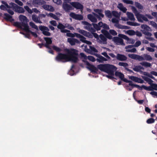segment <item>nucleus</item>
<instances>
[{
	"mask_svg": "<svg viewBox=\"0 0 157 157\" xmlns=\"http://www.w3.org/2000/svg\"><path fill=\"white\" fill-rule=\"evenodd\" d=\"M92 25L93 26L94 29L97 31L100 30L101 29V28H99V26H98V24H96L95 23H92Z\"/></svg>",
	"mask_w": 157,
	"mask_h": 157,
	"instance_id": "nucleus-49",
	"label": "nucleus"
},
{
	"mask_svg": "<svg viewBox=\"0 0 157 157\" xmlns=\"http://www.w3.org/2000/svg\"><path fill=\"white\" fill-rule=\"evenodd\" d=\"M142 78L144 80L147 82L148 84H150L151 86V84L152 83V82H153V80H152L151 78L146 76H142Z\"/></svg>",
	"mask_w": 157,
	"mask_h": 157,
	"instance_id": "nucleus-29",
	"label": "nucleus"
},
{
	"mask_svg": "<svg viewBox=\"0 0 157 157\" xmlns=\"http://www.w3.org/2000/svg\"><path fill=\"white\" fill-rule=\"evenodd\" d=\"M144 60H146L147 61H151L152 60V58L151 56L147 54H144L143 55Z\"/></svg>",
	"mask_w": 157,
	"mask_h": 157,
	"instance_id": "nucleus-36",
	"label": "nucleus"
},
{
	"mask_svg": "<svg viewBox=\"0 0 157 157\" xmlns=\"http://www.w3.org/2000/svg\"><path fill=\"white\" fill-rule=\"evenodd\" d=\"M66 35L67 36L71 37H74L75 36H76L77 38L79 39L82 36L81 35L77 33H72L70 32L67 33H66Z\"/></svg>",
	"mask_w": 157,
	"mask_h": 157,
	"instance_id": "nucleus-19",
	"label": "nucleus"
},
{
	"mask_svg": "<svg viewBox=\"0 0 157 157\" xmlns=\"http://www.w3.org/2000/svg\"><path fill=\"white\" fill-rule=\"evenodd\" d=\"M118 65L119 66H123L124 67H125V68L127 67L128 66V64L126 63H124V62H119L118 63Z\"/></svg>",
	"mask_w": 157,
	"mask_h": 157,
	"instance_id": "nucleus-54",
	"label": "nucleus"
},
{
	"mask_svg": "<svg viewBox=\"0 0 157 157\" xmlns=\"http://www.w3.org/2000/svg\"><path fill=\"white\" fill-rule=\"evenodd\" d=\"M141 28L142 29L141 31L145 35L149 36L152 35V34L149 32L151 31V29L148 26L146 25L142 24L141 26Z\"/></svg>",
	"mask_w": 157,
	"mask_h": 157,
	"instance_id": "nucleus-3",
	"label": "nucleus"
},
{
	"mask_svg": "<svg viewBox=\"0 0 157 157\" xmlns=\"http://www.w3.org/2000/svg\"><path fill=\"white\" fill-rule=\"evenodd\" d=\"M149 25H151L152 27L156 29H157V24L153 21H150Z\"/></svg>",
	"mask_w": 157,
	"mask_h": 157,
	"instance_id": "nucleus-47",
	"label": "nucleus"
},
{
	"mask_svg": "<svg viewBox=\"0 0 157 157\" xmlns=\"http://www.w3.org/2000/svg\"><path fill=\"white\" fill-rule=\"evenodd\" d=\"M22 26L24 27L23 29L27 33H29L31 31L29 29V26L26 23L22 22Z\"/></svg>",
	"mask_w": 157,
	"mask_h": 157,
	"instance_id": "nucleus-23",
	"label": "nucleus"
},
{
	"mask_svg": "<svg viewBox=\"0 0 157 157\" xmlns=\"http://www.w3.org/2000/svg\"><path fill=\"white\" fill-rule=\"evenodd\" d=\"M132 10L133 13L135 14V15L136 17L139 14H140V13L138 12V11H137L136 8L133 6H132Z\"/></svg>",
	"mask_w": 157,
	"mask_h": 157,
	"instance_id": "nucleus-40",
	"label": "nucleus"
},
{
	"mask_svg": "<svg viewBox=\"0 0 157 157\" xmlns=\"http://www.w3.org/2000/svg\"><path fill=\"white\" fill-rule=\"evenodd\" d=\"M62 7L64 10L66 12H69L73 9L71 6L66 3H63Z\"/></svg>",
	"mask_w": 157,
	"mask_h": 157,
	"instance_id": "nucleus-17",
	"label": "nucleus"
},
{
	"mask_svg": "<svg viewBox=\"0 0 157 157\" xmlns=\"http://www.w3.org/2000/svg\"><path fill=\"white\" fill-rule=\"evenodd\" d=\"M112 15H113V16L115 17H117L118 16V12L115 11H112Z\"/></svg>",
	"mask_w": 157,
	"mask_h": 157,
	"instance_id": "nucleus-64",
	"label": "nucleus"
},
{
	"mask_svg": "<svg viewBox=\"0 0 157 157\" xmlns=\"http://www.w3.org/2000/svg\"><path fill=\"white\" fill-rule=\"evenodd\" d=\"M87 18L92 22L96 23L97 21L96 18L91 14H89L87 15Z\"/></svg>",
	"mask_w": 157,
	"mask_h": 157,
	"instance_id": "nucleus-22",
	"label": "nucleus"
},
{
	"mask_svg": "<svg viewBox=\"0 0 157 157\" xmlns=\"http://www.w3.org/2000/svg\"><path fill=\"white\" fill-rule=\"evenodd\" d=\"M112 40L113 42L117 45H124L125 44L124 43L123 40L120 37L114 36Z\"/></svg>",
	"mask_w": 157,
	"mask_h": 157,
	"instance_id": "nucleus-8",
	"label": "nucleus"
},
{
	"mask_svg": "<svg viewBox=\"0 0 157 157\" xmlns=\"http://www.w3.org/2000/svg\"><path fill=\"white\" fill-rule=\"evenodd\" d=\"M88 59L89 60L92 61L94 62L96 60L94 57L92 56H88Z\"/></svg>",
	"mask_w": 157,
	"mask_h": 157,
	"instance_id": "nucleus-59",
	"label": "nucleus"
},
{
	"mask_svg": "<svg viewBox=\"0 0 157 157\" xmlns=\"http://www.w3.org/2000/svg\"><path fill=\"white\" fill-rule=\"evenodd\" d=\"M24 8L29 13L31 14L33 13L32 10L27 6H25Z\"/></svg>",
	"mask_w": 157,
	"mask_h": 157,
	"instance_id": "nucleus-53",
	"label": "nucleus"
},
{
	"mask_svg": "<svg viewBox=\"0 0 157 157\" xmlns=\"http://www.w3.org/2000/svg\"><path fill=\"white\" fill-rule=\"evenodd\" d=\"M118 36L121 39L123 38L127 40H129V38L127 36L125 35L119 34H118Z\"/></svg>",
	"mask_w": 157,
	"mask_h": 157,
	"instance_id": "nucleus-43",
	"label": "nucleus"
},
{
	"mask_svg": "<svg viewBox=\"0 0 157 157\" xmlns=\"http://www.w3.org/2000/svg\"><path fill=\"white\" fill-rule=\"evenodd\" d=\"M44 39L46 42V43L48 44H51L52 43V41L51 38L49 37H44Z\"/></svg>",
	"mask_w": 157,
	"mask_h": 157,
	"instance_id": "nucleus-44",
	"label": "nucleus"
},
{
	"mask_svg": "<svg viewBox=\"0 0 157 157\" xmlns=\"http://www.w3.org/2000/svg\"><path fill=\"white\" fill-rule=\"evenodd\" d=\"M43 8L46 10H49L51 11H53L54 10L53 7L51 6L45 5L43 6Z\"/></svg>",
	"mask_w": 157,
	"mask_h": 157,
	"instance_id": "nucleus-24",
	"label": "nucleus"
},
{
	"mask_svg": "<svg viewBox=\"0 0 157 157\" xmlns=\"http://www.w3.org/2000/svg\"><path fill=\"white\" fill-rule=\"evenodd\" d=\"M14 1L15 3L18 4L20 6H22L23 5V3L19 0H15Z\"/></svg>",
	"mask_w": 157,
	"mask_h": 157,
	"instance_id": "nucleus-63",
	"label": "nucleus"
},
{
	"mask_svg": "<svg viewBox=\"0 0 157 157\" xmlns=\"http://www.w3.org/2000/svg\"><path fill=\"white\" fill-rule=\"evenodd\" d=\"M150 74H150L148 77L153 80H155V78L152 75L157 76V72L155 71H152L150 72Z\"/></svg>",
	"mask_w": 157,
	"mask_h": 157,
	"instance_id": "nucleus-35",
	"label": "nucleus"
},
{
	"mask_svg": "<svg viewBox=\"0 0 157 157\" xmlns=\"http://www.w3.org/2000/svg\"><path fill=\"white\" fill-rule=\"evenodd\" d=\"M99 59H97V60L99 62H102L103 61H107V59L103 56L100 55L98 57Z\"/></svg>",
	"mask_w": 157,
	"mask_h": 157,
	"instance_id": "nucleus-38",
	"label": "nucleus"
},
{
	"mask_svg": "<svg viewBox=\"0 0 157 157\" xmlns=\"http://www.w3.org/2000/svg\"><path fill=\"white\" fill-rule=\"evenodd\" d=\"M94 11L96 13H98L99 15L101 17L103 18L104 17V15L101 13L102 10L101 9H96L94 10Z\"/></svg>",
	"mask_w": 157,
	"mask_h": 157,
	"instance_id": "nucleus-34",
	"label": "nucleus"
},
{
	"mask_svg": "<svg viewBox=\"0 0 157 157\" xmlns=\"http://www.w3.org/2000/svg\"><path fill=\"white\" fill-rule=\"evenodd\" d=\"M78 32L79 33L82 34L83 35L86 36H88V34L89 33L82 29H79L78 30Z\"/></svg>",
	"mask_w": 157,
	"mask_h": 157,
	"instance_id": "nucleus-37",
	"label": "nucleus"
},
{
	"mask_svg": "<svg viewBox=\"0 0 157 157\" xmlns=\"http://www.w3.org/2000/svg\"><path fill=\"white\" fill-rule=\"evenodd\" d=\"M1 2L3 4L0 6V9L1 10L6 11L9 9H13V7L12 6L13 5L14 6V5L13 4H14V3L11 2L9 3V5L6 2L4 1H2Z\"/></svg>",
	"mask_w": 157,
	"mask_h": 157,
	"instance_id": "nucleus-4",
	"label": "nucleus"
},
{
	"mask_svg": "<svg viewBox=\"0 0 157 157\" xmlns=\"http://www.w3.org/2000/svg\"><path fill=\"white\" fill-rule=\"evenodd\" d=\"M98 69L102 71L108 73L109 75H106V77L110 79H116L113 76L114 72L117 70V68L115 66L109 64H100L98 65Z\"/></svg>",
	"mask_w": 157,
	"mask_h": 157,
	"instance_id": "nucleus-2",
	"label": "nucleus"
},
{
	"mask_svg": "<svg viewBox=\"0 0 157 157\" xmlns=\"http://www.w3.org/2000/svg\"><path fill=\"white\" fill-rule=\"evenodd\" d=\"M135 6L139 9L140 10H143V6L138 2H135Z\"/></svg>",
	"mask_w": 157,
	"mask_h": 157,
	"instance_id": "nucleus-39",
	"label": "nucleus"
},
{
	"mask_svg": "<svg viewBox=\"0 0 157 157\" xmlns=\"http://www.w3.org/2000/svg\"><path fill=\"white\" fill-rule=\"evenodd\" d=\"M141 44V42L140 40H138L136 42L134 45L135 47H138Z\"/></svg>",
	"mask_w": 157,
	"mask_h": 157,
	"instance_id": "nucleus-62",
	"label": "nucleus"
},
{
	"mask_svg": "<svg viewBox=\"0 0 157 157\" xmlns=\"http://www.w3.org/2000/svg\"><path fill=\"white\" fill-rule=\"evenodd\" d=\"M142 87L143 89L151 91L153 90L152 86H146L144 85H143Z\"/></svg>",
	"mask_w": 157,
	"mask_h": 157,
	"instance_id": "nucleus-48",
	"label": "nucleus"
},
{
	"mask_svg": "<svg viewBox=\"0 0 157 157\" xmlns=\"http://www.w3.org/2000/svg\"><path fill=\"white\" fill-rule=\"evenodd\" d=\"M13 4L14 5V6L13 5L12 6L13 7V10L15 12L19 13H23L25 12V10L23 8L18 6L15 3Z\"/></svg>",
	"mask_w": 157,
	"mask_h": 157,
	"instance_id": "nucleus-10",
	"label": "nucleus"
},
{
	"mask_svg": "<svg viewBox=\"0 0 157 157\" xmlns=\"http://www.w3.org/2000/svg\"><path fill=\"white\" fill-rule=\"evenodd\" d=\"M32 19L35 22L37 23H41L42 22L35 14H33L32 16Z\"/></svg>",
	"mask_w": 157,
	"mask_h": 157,
	"instance_id": "nucleus-26",
	"label": "nucleus"
},
{
	"mask_svg": "<svg viewBox=\"0 0 157 157\" xmlns=\"http://www.w3.org/2000/svg\"><path fill=\"white\" fill-rule=\"evenodd\" d=\"M73 38L74 37H72L67 39V42L70 43L71 45L73 46L75 45L76 43L77 44L80 43V41L78 40Z\"/></svg>",
	"mask_w": 157,
	"mask_h": 157,
	"instance_id": "nucleus-12",
	"label": "nucleus"
},
{
	"mask_svg": "<svg viewBox=\"0 0 157 157\" xmlns=\"http://www.w3.org/2000/svg\"><path fill=\"white\" fill-rule=\"evenodd\" d=\"M48 16H50L52 17L54 19L58 20H59V18L55 14L52 13H50L48 15Z\"/></svg>",
	"mask_w": 157,
	"mask_h": 157,
	"instance_id": "nucleus-42",
	"label": "nucleus"
},
{
	"mask_svg": "<svg viewBox=\"0 0 157 157\" xmlns=\"http://www.w3.org/2000/svg\"><path fill=\"white\" fill-rule=\"evenodd\" d=\"M129 86H131L133 87H135L138 88L140 90H142L143 88L142 85L141 86H140L139 85L137 84H134L132 83V82L131 81V82H130L128 84Z\"/></svg>",
	"mask_w": 157,
	"mask_h": 157,
	"instance_id": "nucleus-31",
	"label": "nucleus"
},
{
	"mask_svg": "<svg viewBox=\"0 0 157 157\" xmlns=\"http://www.w3.org/2000/svg\"><path fill=\"white\" fill-rule=\"evenodd\" d=\"M155 121V120L154 119L152 118H150L147 120L146 122L148 124H150L154 123Z\"/></svg>",
	"mask_w": 157,
	"mask_h": 157,
	"instance_id": "nucleus-51",
	"label": "nucleus"
},
{
	"mask_svg": "<svg viewBox=\"0 0 157 157\" xmlns=\"http://www.w3.org/2000/svg\"><path fill=\"white\" fill-rule=\"evenodd\" d=\"M86 64L88 66V68L92 72H97L98 70V68H96L93 65L90 64L88 62H86Z\"/></svg>",
	"mask_w": 157,
	"mask_h": 157,
	"instance_id": "nucleus-13",
	"label": "nucleus"
},
{
	"mask_svg": "<svg viewBox=\"0 0 157 157\" xmlns=\"http://www.w3.org/2000/svg\"><path fill=\"white\" fill-rule=\"evenodd\" d=\"M39 29L44 35L48 36L51 35V33L48 32L49 29L48 27L41 25L39 26Z\"/></svg>",
	"mask_w": 157,
	"mask_h": 157,
	"instance_id": "nucleus-7",
	"label": "nucleus"
},
{
	"mask_svg": "<svg viewBox=\"0 0 157 157\" xmlns=\"http://www.w3.org/2000/svg\"><path fill=\"white\" fill-rule=\"evenodd\" d=\"M105 15L106 17L111 18L112 17V13L111 11L109 10H105Z\"/></svg>",
	"mask_w": 157,
	"mask_h": 157,
	"instance_id": "nucleus-33",
	"label": "nucleus"
},
{
	"mask_svg": "<svg viewBox=\"0 0 157 157\" xmlns=\"http://www.w3.org/2000/svg\"><path fill=\"white\" fill-rule=\"evenodd\" d=\"M140 64L146 68L148 67H151L152 66L151 63L146 62H141Z\"/></svg>",
	"mask_w": 157,
	"mask_h": 157,
	"instance_id": "nucleus-30",
	"label": "nucleus"
},
{
	"mask_svg": "<svg viewBox=\"0 0 157 157\" xmlns=\"http://www.w3.org/2000/svg\"><path fill=\"white\" fill-rule=\"evenodd\" d=\"M110 34L112 35L113 36H115L117 35V32L114 30L110 29L109 30V33Z\"/></svg>",
	"mask_w": 157,
	"mask_h": 157,
	"instance_id": "nucleus-52",
	"label": "nucleus"
},
{
	"mask_svg": "<svg viewBox=\"0 0 157 157\" xmlns=\"http://www.w3.org/2000/svg\"><path fill=\"white\" fill-rule=\"evenodd\" d=\"M115 26L118 29H127L129 28L127 26L122 25L118 23L115 25Z\"/></svg>",
	"mask_w": 157,
	"mask_h": 157,
	"instance_id": "nucleus-28",
	"label": "nucleus"
},
{
	"mask_svg": "<svg viewBox=\"0 0 157 157\" xmlns=\"http://www.w3.org/2000/svg\"><path fill=\"white\" fill-rule=\"evenodd\" d=\"M100 39L102 40L103 44H106L107 43L106 37L102 34H101L99 35Z\"/></svg>",
	"mask_w": 157,
	"mask_h": 157,
	"instance_id": "nucleus-32",
	"label": "nucleus"
},
{
	"mask_svg": "<svg viewBox=\"0 0 157 157\" xmlns=\"http://www.w3.org/2000/svg\"><path fill=\"white\" fill-rule=\"evenodd\" d=\"M70 16L73 19L77 20H81L83 19V16L81 14H76L73 12L71 13L70 14Z\"/></svg>",
	"mask_w": 157,
	"mask_h": 157,
	"instance_id": "nucleus-11",
	"label": "nucleus"
},
{
	"mask_svg": "<svg viewBox=\"0 0 157 157\" xmlns=\"http://www.w3.org/2000/svg\"><path fill=\"white\" fill-rule=\"evenodd\" d=\"M14 25L20 28H22V22L21 23L18 22H15L14 23Z\"/></svg>",
	"mask_w": 157,
	"mask_h": 157,
	"instance_id": "nucleus-50",
	"label": "nucleus"
},
{
	"mask_svg": "<svg viewBox=\"0 0 157 157\" xmlns=\"http://www.w3.org/2000/svg\"><path fill=\"white\" fill-rule=\"evenodd\" d=\"M67 54L59 53L56 57V60L63 62L71 61L76 63L78 60V51L74 48L67 50Z\"/></svg>",
	"mask_w": 157,
	"mask_h": 157,
	"instance_id": "nucleus-1",
	"label": "nucleus"
},
{
	"mask_svg": "<svg viewBox=\"0 0 157 157\" xmlns=\"http://www.w3.org/2000/svg\"><path fill=\"white\" fill-rule=\"evenodd\" d=\"M82 23L84 25H86L85 27V29L90 32L93 33L95 31V30L92 27V24H90L87 21H84L82 22Z\"/></svg>",
	"mask_w": 157,
	"mask_h": 157,
	"instance_id": "nucleus-5",
	"label": "nucleus"
},
{
	"mask_svg": "<svg viewBox=\"0 0 157 157\" xmlns=\"http://www.w3.org/2000/svg\"><path fill=\"white\" fill-rule=\"evenodd\" d=\"M128 56L129 57L134 59H136L137 55L134 54H129L128 55Z\"/></svg>",
	"mask_w": 157,
	"mask_h": 157,
	"instance_id": "nucleus-57",
	"label": "nucleus"
},
{
	"mask_svg": "<svg viewBox=\"0 0 157 157\" xmlns=\"http://www.w3.org/2000/svg\"><path fill=\"white\" fill-rule=\"evenodd\" d=\"M144 68L140 65L136 66L133 68V70L135 71L140 72L141 71V70H144Z\"/></svg>",
	"mask_w": 157,
	"mask_h": 157,
	"instance_id": "nucleus-25",
	"label": "nucleus"
},
{
	"mask_svg": "<svg viewBox=\"0 0 157 157\" xmlns=\"http://www.w3.org/2000/svg\"><path fill=\"white\" fill-rule=\"evenodd\" d=\"M151 86H152L153 90H157V84L155 83H152L151 84Z\"/></svg>",
	"mask_w": 157,
	"mask_h": 157,
	"instance_id": "nucleus-61",
	"label": "nucleus"
},
{
	"mask_svg": "<svg viewBox=\"0 0 157 157\" xmlns=\"http://www.w3.org/2000/svg\"><path fill=\"white\" fill-rule=\"evenodd\" d=\"M136 51V49L135 48H133L132 49H127L126 51L129 52H135Z\"/></svg>",
	"mask_w": 157,
	"mask_h": 157,
	"instance_id": "nucleus-60",
	"label": "nucleus"
},
{
	"mask_svg": "<svg viewBox=\"0 0 157 157\" xmlns=\"http://www.w3.org/2000/svg\"><path fill=\"white\" fill-rule=\"evenodd\" d=\"M115 75L116 76L119 77L121 80L123 81L124 82L129 83L131 82V81L128 80L126 78H124V75L120 72L116 71Z\"/></svg>",
	"mask_w": 157,
	"mask_h": 157,
	"instance_id": "nucleus-9",
	"label": "nucleus"
},
{
	"mask_svg": "<svg viewBox=\"0 0 157 157\" xmlns=\"http://www.w3.org/2000/svg\"><path fill=\"white\" fill-rule=\"evenodd\" d=\"M101 33L108 39L109 40L112 39V36L105 29H102L101 30Z\"/></svg>",
	"mask_w": 157,
	"mask_h": 157,
	"instance_id": "nucleus-18",
	"label": "nucleus"
},
{
	"mask_svg": "<svg viewBox=\"0 0 157 157\" xmlns=\"http://www.w3.org/2000/svg\"><path fill=\"white\" fill-rule=\"evenodd\" d=\"M127 15L130 20L132 21H135V19L132 13L128 12L127 13Z\"/></svg>",
	"mask_w": 157,
	"mask_h": 157,
	"instance_id": "nucleus-27",
	"label": "nucleus"
},
{
	"mask_svg": "<svg viewBox=\"0 0 157 157\" xmlns=\"http://www.w3.org/2000/svg\"><path fill=\"white\" fill-rule=\"evenodd\" d=\"M30 25L33 28L37 30H38V28L37 26L34 23L32 22H29Z\"/></svg>",
	"mask_w": 157,
	"mask_h": 157,
	"instance_id": "nucleus-46",
	"label": "nucleus"
},
{
	"mask_svg": "<svg viewBox=\"0 0 157 157\" xmlns=\"http://www.w3.org/2000/svg\"><path fill=\"white\" fill-rule=\"evenodd\" d=\"M71 5L74 8L77 10H80L82 12L83 10V6L80 3L78 2H72L70 3Z\"/></svg>",
	"mask_w": 157,
	"mask_h": 157,
	"instance_id": "nucleus-6",
	"label": "nucleus"
},
{
	"mask_svg": "<svg viewBox=\"0 0 157 157\" xmlns=\"http://www.w3.org/2000/svg\"><path fill=\"white\" fill-rule=\"evenodd\" d=\"M57 27L60 30L61 32L62 33H66L67 32H70V31L66 29H64L65 28V26L63 24L61 23H59L57 26Z\"/></svg>",
	"mask_w": 157,
	"mask_h": 157,
	"instance_id": "nucleus-15",
	"label": "nucleus"
},
{
	"mask_svg": "<svg viewBox=\"0 0 157 157\" xmlns=\"http://www.w3.org/2000/svg\"><path fill=\"white\" fill-rule=\"evenodd\" d=\"M129 78L133 81L138 82V83H143L144 82V81L141 78L134 76H130L129 77Z\"/></svg>",
	"mask_w": 157,
	"mask_h": 157,
	"instance_id": "nucleus-14",
	"label": "nucleus"
},
{
	"mask_svg": "<svg viewBox=\"0 0 157 157\" xmlns=\"http://www.w3.org/2000/svg\"><path fill=\"white\" fill-rule=\"evenodd\" d=\"M4 16L3 18L7 21L12 22L14 21V19L13 18L12 16L7 13H4Z\"/></svg>",
	"mask_w": 157,
	"mask_h": 157,
	"instance_id": "nucleus-20",
	"label": "nucleus"
},
{
	"mask_svg": "<svg viewBox=\"0 0 157 157\" xmlns=\"http://www.w3.org/2000/svg\"><path fill=\"white\" fill-rule=\"evenodd\" d=\"M117 59L121 61H125L127 59V57L125 55L120 54H117L116 57Z\"/></svg>",
	"mask_w": 157,
	"mask_h": 157,
	"instance_id": "nucleus-21",
	"label": "nucleus"
},
{
	"mask_svg": "<svg viewBox=\"0 0 157 157\" xmlns=\"http://www.w3.org/2000/svg\"><path fill=\"white\" fill-rule=\"evenodd\" d=\"M123 2L127 4H133V2L130 0H123Z\"/></svg>",
	"mask_w": 157,
	"mask_h": 157,
	"instance_id": "nucleus-56",
	"label": "nucleus"
},
{
	"mask_svg": "<svg viewBox=\"0 0 157 157\" xmlns=\"http://www.w3.org/2000/svg\"><path fill=\"white\" fill-rule=\"evenodd\" d=\"M127 24L130 25L134 26H139L140 25V24L134 22L130 21H127Z\"/></svg>",
	"mask_w": 157,
	"mask_h": 157,
	"instance_id": "nucleus-41",
	"label": "nucleus"
},
{
	"mask_svg": "<svg viewBox=\"0 0 157 157\" xmlns=\"http://www.w3.org/2000/svg\"><path fill=\"white\" fill-rule=\"evenodd\" d=\"M136 59L138 60L139 61H142L144 60V57L137 55L136 57Z\"/></svg>",
	"mask_w": 157,
	"mask_h": 157,
	"instance_id": "nucleus-58",
	"label": "nucleus"
},
{
	"mask_svg": "<svg viewBox=\"0 0 157 157\" xmlns=\"http://www.w3.org/2000/svg\"><path fill=\"white\" fill-rule=\"evenodd\" d=\"M138 21L141 22H143V21H148V20L147 17L145 16L144 15L140 13L136 17Z\"/></svg>",
	"mask_w": 157,
	"mask_h": 157,
	"instance_id": "nucleus-16",
	"label": "nucleus"
},
{
	"mask_svg": "<svg viewBox=\"0 0 157 157\" xmlns=\"http://www.w3.org/2000/svg\"><path fill=\"white\" fill-rule=\"evenodd\" d=\"M19 19L21 21H25L27 20V17L23 15H20L19 16Z\"/></svg>",
	"mask_w": 157,
	"mask_h": 157,
	"instance_id": "nucleus-45",
	"label": "nucleus"
},
{
	"mask_svg": "<svg viewBox=\"0 0 157 157\" xmlns=\"http://www.w3.org/2000/svg\"><path fill=\"white\" fill-rule=\"evenodd\" d=\"M53 49L55 50L57 52H60L61 51V49L59 47H58L56 46H52Z\"/></svg>",
	"mask_w": 157,
	"mask_h": 157,
	"instance_id": "nucleus-55",
	"label": "nucleus"
}]
</instances>
